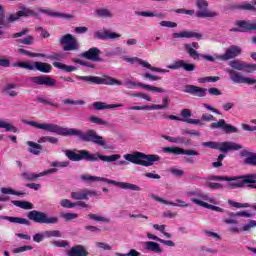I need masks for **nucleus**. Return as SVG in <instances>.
<instances>
[{
    "mask_svg": "<svg viewBox=\"0 0 256 256\" xmlns=\"http://www.w3.org/2000/svg\"><path fill=\"white\" fill-rule=\"evenodd\" d=\"M23 123L30 125V127H35L36 129H43L49 133H56V135H61L62 137L76 136L79 137L80 141H83V143H94V145H98L99 147H105V138L99 136L94 129L83 132V130L65 128L53 123L39 124L38 122L28 120H23Z\"/></svg>",
    "mask_w": 256,
    "mask_h": 256,
    "instance_id": "obj_1",
    "label": "nucleus"
},
{
    "mask_svg": "<svg viewBox=\"0 0 256 256\" xmlns=\"http://www.w3.org/2000/svg\"><path fill=\"white\" fill-rule=\"evenodd\" d=\"M232 69H228L227 73L230 79L234 83L245 84V85H255V78H247L241 75V73L237 71H244L245 73H253L256 71V64H248L245 62H241L239 60H232L229 63Z\"/></svg>",
    "mask_w": 256,
    "mask_h": 256,
    "instance_id": "obj_2",
    "label": "nucleus"
},
{
    "mask_svg": "<svg viewBox=\"0 0 256 256\" xmlns=\"http://www.w3.org/2000/svg\"><path fill=\"white\" fill-rule=\"evenodd\" d=\"M65 155L70 161H75V162L89 161L91 163H95L96 161H99V159L104 163H111L121 158L119 154L105 156L99 153H95V154L90 153L88 150H77L76 152L75 150H66Z\"/></svg>",
    "mask_w": 256,
    "mask_h": 256,
    "instance_id": "obj_3",
    "label": "nucleus"
},
{
    "mask_svg": "<svg viewBox=\"0 0 256 256\" xmlns=\"http://www.w3.org/2000/svg\"><path fill=\"white\" fill-rule=\"evenodd\" d=\"M202 147H208L209 149H215L216 151H220L217 161L212 163V167L214 169H218V167H223V159L225 158V154L229 151H239L243 149V145L231 141H224V142H215V141H208L203 142Z\"/></svg>",
    "mask_w": 256,
    "mask_h": 256,
    "instance_id": "obj_4",
    "label": "nucleus"
},
{
    "mask_svg": "<svg viewBox=\"0 0 256 256\" xmlns=\"http://www.w3.org/2000/svg\"><path fill=\"white\" fill-rule=\"evenodd\" d=\"M208 181H234L229 182L227 185L229 189H237L243 187V185L249 184V189H256V174H248L236 177L210 175Z\"/></svg>",
    "mask_w": 256,
    "mask_h": 256,
    "instance_id": "obj_5",
    "label": "nucleus"
},
{
    "mask_svg": "<svg viewBox=\"0 0 256 256\" xmlns=\"http://www.w3.org/2000/svg\"><path fill=\"white\" fill-rule=\"evenodd\" d=\"M124 159L134 165H141L142 167H151L153 163L161 161V157L155 154H145L142 152H134L133 154H125Z\"/></svg>",
    "mask_w": 256,
    "mask_h": 256,
    "instance_id": "obj_6",
    "label": "nucleus"
},
{
    "mask_svg": "<svg viewBox=\"0 0 256 256\" xmlns=\"http://www.w3.org/2000/svg\"><path fill=\"white\" fill-rule=\"evenodd\" d=\"M82 181H87L88 183L91 181H103L104 183H108V185H115L116 187H120V189L130 190V191H141V187L127 182H117L115 180H111L105 177L91 176L87 174H82L80 176Z\"/></svg>",
    "mask_w": 256,
    "mask_h": 256,
    "instance_id": "obj_7",
    "label": "nucleus"
},
{
    "mask_svg": "<svg viewBox=\"0 0 256 256\" xmlns=\"http://www.w3.org/2000/svg\"><path fill=\"white\" fill-rule=\"evenodd\" d=\"M76 79L78 81H84L86 83H91L92 85H123V82L121 80L115 79L111 76H79L76 75Z\"/></svg>",
    "mask_w": 256,
    "mask_h": 256,
    "instance_id": "obj_8",
    "label": "nucleus"
},
{
    "mask_svg": "<svg viewBox=\"0 0 256 256\" xmlns=\"http://www.w3.org/2000/svg\"><path fill=\"white\" fill-rule=\"evenodd\" d=\"M27 217L30 221H33L34 223H40V224H46V225H55L59 223L58 217H49L47 213L32 210L28 212Z\"/></svg>",
    "mask_w": 256,
    "mask_h": 256,
    "instance_id": "obj_9",
    "label": "nucleus"
},
{
    "mask_svg": "<svg viewBox=\"0 0 256 256\" xmlns=\"http://www.w3.org/2000/svg\"><path fill=\"white\" fill-rule=\"evenodd\" d=\"M12 67H20L21 69H27L28 71H40V73H51L53 66L47 62H35L34 66L29 62H16L12 64Z\"/></svg>",
    "mask_w": 256,
    "mask_h": 256,
    "instance_id": "obj_10",
    "label": "nucleus"
},
{
    "mask_svg": "<svg viewBox=\"0 0 256 256\" xmlns=\"http://www.w3.org/2000/svg\"><path fill=\"white\" fill-rule=\"evenodd\" d=\"M60 45L63 47V51H79L80 45L77 38L72 34H65L59 40Z\"/></svg>",
    "mask_w": 256,
    "mask_h": 256,
    "instance_id": "obj_11",
    "label": "nucleus"
},
{
    "mask_svg": "<svg viewBox=\"0 0 256 256\" xmlns=\"http://www.w3.org/2000/svg\"><path fill=\"white\" fill-rule=\"evenodd\" d=\"M196 7L199 9L196 13V17L200 19H206L207 17H217L219 14L215 11H209V2L207 0H196Z\"/></svg>",
    "mask_w": 256,
    "mask_h": 256,
    "instance_id": "obj_12",
    "label": "nucleus"
},
{
    "mask_svg": "<svg viewBox=\"0 0 256 256\" xmlns=\"http://www.w3.org/2000/svg\"><path fill=\"white\" fill-rule=\"evenodd\" d=\"M124 85L127 87V89H135L136 87H142V89H146V91H155L156 93H166L167 90L163 88H159L156 86H151L148 84H144L141 82H133V80L129 78L124 79Z\"/></svg>",
    "mask_w": 256,
    "mask_h": 256,
    "instance_id": "obj_13",
    "label": "nucleus"
},
{
    "mask_svg": "<svg viewBox=\"0 0 256 256\" xmlns=\"http://www.w3.org/2000/svg\"><path fill=\"white\" fill-rule=\"evenodd\" d=\"M30 81L34 85H44L45 87H55L57 85V80L49 75L34 76L30 78Z\"/></svg>",
    "mask_w": 256,
    "mask_h": 256,
    "instance_id": "obj_14",
    "label": "nucleus"
},
{
    "mask_svg": "<svg viewBox=\"0 0 256 256\" xmlns=\"http://www.w3.org/2000/svg\"><path fill=\"white\" fill-rule=\"evenodd\" d=\"M99 194L90 189H79L77 191L71 192V198L75 201H89L90 197H97Z\"/></svg>",
    "mask_w": 256,
    "mask_h": 256,
    "instance_id": "obj_15",
    "label": "nucleus"
},
{
    "mask_svg": "<svg viewBox=\"0 0 256 256\" xmlns=\"http://www.w3.org/2000/svg\"><path fill=\"white\" fill-rule=\"evenodd\" d=\"M239 55H241V47L231 45L226 49L224 54L217 56V59H219V61H229L239 57Z\"/></svg>",
    "mask_w": 256,
    "mask_h": 256,
    "instance_id": "obj_16",
    "label": "nucleus"
},
{
    "mask_svg": "<svg viewBox=\"0 0 256 256\" xmlns=\"http://www.w3.org/2000/svg\"><path fill=\"white\" fill-rule=\"evenodd\" d=\"M211 129H221L224 133L226 134H231V133H239V128L227 124L225 122V119H220L218 122H214L210 125Z\"/></svg>",
    "mask_w": 256,
    "mask_h": 256,
    "instance_id": "obj_17",
    "label": "nucleus"
},
{
    "mask_svg": "<svg viewBox=\"0 0 256 256\" xmlns=\"http://www.w3.org/2000/svg\"><path fill=\"white\" fill-rule=\"evenodd\" d=\"M163 153H171L172 155H188V156H199V153L191 149H183L179 147H164Z\"/></svg>",
    "mask_w": 256,
    "mask_h": 256,
    "instance_id": "obj_18",
    "label": "nucleus"
},
{
    "mask_svg": "<svg viewBox=\"0 0 256 256\" xmlns=\"http://www.w3.org/2000/svg\"><path fill=\"white\" fill-rule=\"evenodd\" d=\"M52 173H57V168H51V169L45 170L43 172H40L38 174L23 172L21 174V177L25 181H37V179H39V177H45L46 175H51Z\"/></svg>",
    "mask_w": 256,
    "mask_h": 256,
    "instance_id": "obj_19",
    "label": "nucleus"
},
{
    "mask_svg": "<svg viewBox=\"0 0 256 256\" xmlns=\"http://www.w3.org/2000/svg\"><path fill=\"white\" fill-rule=\"evenodd\" d=\"M195 64L187 63L185 60H176L173 64L168 65V69H172V71H177L179 69H183L184 71L191 72L195 71Z\"/></svg>",
    "mask_w": 256,
    "mask_h": 256,
    "instance_id": "obj_20",
    "label": "nucleus"
},
{
    "mask_svg": "<svg viewBox=\"0 0 256 256\" xmlns=\"http://www.w3.org/2000/svg\"><path fill=\"white\" fill-rule=\"evenodd\" d=\"M184 93L193 95V97H207V88H201L196 85H186Z\"/></svg>",
    "mask_w": 256,
    "mask_h": 256,
    "instance_id": "obj_21",
    "label": "nucleus"
},
{
    "mask_svg": "<svg viewBox=\"0 0 256 256\" xmlns=\"http://www.w3.org/2000/svg\"><path fill=\"white\" fill-rule=\"evenodd\" d=\"M121 34L116 32H109V31H96L94 33V39H100L101 41H105L107 39H110L111 41H114V39H120Z\"/></svg>",
    "mask_w": 256,
    "mask_h": 256,
    "instance_id": "obj_22",
    "label": "nucleus"
},
{
    "mask_svg": "<svg viewBox=\"0 0 256 256\" xmlns=\"http://www.w3.org/2000/svg\"><path fill=\"white\" fill-rule=\"evenodd\" d=\"M100 55L101 50H99L97 47H92L89 50L83 52L81 57L88 59L89 61H101V58L99 57Z\"/></svg>",
    "mask_w": 256,
    "mask_h": 256,
    "instance_id": "obj_23",
    "label": "nucleus"
},
{
    "mask_svg": "<svg viewBox=\"0 0 256 256\" xmlns=\"http://www.w3.org/2000/svg\"><path fill=\"white\" fill-rule=\"evenodd\" d=\"M173 39H202L203 35L200 33H197L195 31H182L179 33H173L172 34Z\"/></svg>",
    "mask_w": 256,
    "mask_h": 256,
    "instance_id": "obj_24",
    "label": "nucleus"
},
{
    "mask_svg": "<svg viewBox=\"0 0 256 256\" xmlns=\"http://www.w3.org/2000/svg\"><path fill=\"white\" fill-rule=\"evenodd\" d=\"M39 13H43L44 15H49V17H59L60 19H67V20L73 19V15L71 14H67L63 12H55L52 9L40 8Z\"/></svg>",
    "mask_w": 256,
    "mask_h": 256,
    "instance_id": "obj_25",
    "label": "nucleus"
},
{
    "mask_svg": "<svg viewBox=\"0 0 256 256\" xmlns=\"http://www.w3.org/2000/svg\"><path fill=\"white\" fill-rule=\"evenodd\" d=\"M240 157H245L244 163L246 165H252V167H256V153L248 150L240 151Z\"/></svg>",
    "mask_w": 256,
    "mask_h": 256,
    "instance_id": "obj_26",
    "label": "nucleus"
},
{
    "mask_svg": "<svg viewBox=\"0 0 256 256\" xmlns=\"http://www.w3.org/2000/svg\"><path fill=\"white\" fill-rule=\"evenodd\" d=\"M1 221H9L10 223H16L18 225H26L29 227L31 225V222L27 220L26 218L22 217H13V216H0Z\"/></svg>",
    "mask_w": 256,
    "mask_h": 256,
    "instance_id": "obj_27",
    "label": "nucleus"
},
{
    "mask_svg": "<svg viewBox=\"0 0 256 256\" xmlns=\"http://www.w3.org/2000/svg\"><path fill=\"white\" fill-rule=\"evenodd\" d=\"M152 199H154L155 201H158V203H163L164 205H171L172 207H189V204L181 199H177L176 202L179 203H173V202H169L161 197L158 196H152Z\"/></svg>",
    "mask_w": 256,
    "mask_h": 256,
    "instance_id": "obj_28",
    "label": "nucleus"
},
{
    "mask_svg": "<svg viewBox=\"0 0 256 256\" xmlns=\"http://www.w3.org/2000/svg\"><path fill=\"white\" fill-rule=\"evenodd\" d=\"M68 256H87L89 255V252L85 250V247L83 245H76L73 246L68 252Z\"/></svg>",
    "mask_w": 256,
    "mask_h": 256,
    "instance_id": "obj_29",
    "label": "nucleus"
},
{
    "mask_svg": "<svg viewBox=\"0 0 256 256\" xmlns=\"http://www.w3.org/2000/svg\"><path fill=\"white\" fill-rule=\"evenodd\" d=\"M117 107H123V104H107L105 102H94L93 103V108L96 111H103L105 109H117Z\"/></svg>",
    "mask_w": 256,
    "mask_h": 256,
    "instance_id": "obj_30",
    "label": "nucleus"
},
{
    "mask_svg": "<svg viewBox=\"0 0 256 256\" xmlns=\"http://www.w3.org/2000/svg\"><path fill=\"white\" fill-rule=\"evenodd\" d=\"M166 141L170 143H177L178 145H185L186 147L191 145V139L185 137H171V136H163Z\"/></svg>",
    "mask_w": 256,
    "mask_h": 256,
    "instance_id": "obj_31",
    "label": "nucleus"
},
{
    "mask_svg": "<svg viewBox=\"0 0 256 256\" xmlns=\"http://www.w3.org/2000/svg\"><path fill=\"white\" fill-rule=\"evenodd\" d=\"M15 89H17V84H15L14 82L8 83L2 89V93H4V95H8L9 97H17V95H19V92H17V90Z\"/></svg>",
    "mask_w": 256,
    "mask_h": 256,
    "instance_id": "obj_32",
    "label": "nucleus"
},
{
    "mask_svg": "<svg viewBox=\"0 0 256 256\" xmlns=\"http://www.w3.org/2000/svg\"><path fill=\"white\" fill-rule=\"evenodd\" d=\"M131 111H153L159 109H165V106L159 104H153L151 106L144 105V106H132L130 107Z\"/></svg>",
    "mask_w": 256,
    "mask_h": 256,
    "instance_id": "obj_33",
    "label": "nucleus"
},
{
    "mask_svg": "<svg viewBox=\"0 0 256 256\" xmlns=\"http://www.w3.org/2000/svg\"><path fill=\"white\" fill-rule=\"evenodd\" d=\"M168 119H170L171 121H183L184 123H188L190 125H203V123H201V120L199 119H183V118H180L178 116H175V115H170L167 117Z\"/></svg>",
    "mask_w": 256,
    "mask_h": 256,
    "instance_id": "obj_34",
    "label": "nucleus"
},
{
    "mask_svg": "<svg viewBox=\"0 0 256 256\" xmlns=\"http://www.w3.org/2000/svg\"><path fill=\"white\" fill-rule=\"evenodd\" d=\"M145 250L152 251L153 253H163V249H161V245L153 241L146 242Z\"/></svg>",
    "mask_w": 256,
    "mask_h": 256,
    "instance_id": "obj_35",
    "label": "nucleus"
},
{
    "mask_svg": "<svg viewBox=\"0 0 256 256\" xmlns=\"http://www.w3.org/2000/svg\"><path fill=\"white\" fill-rule=\"evenodd\" d=\"M52 65L53 67H56V69H61L62 71H65V73H72V71H77V67L69 66L61 62H53Z\"/></svg>",
    "mask_w": 256,
    "mask_h": 256,
    "instance_id": "obj_36",
    "label": "nucleus"
},
{
    "mask_svg": "<svg viewBox=\"0 0 256 256\" xmlns=\"http://www.w3.org/2000/svg\"><path fill=\"white\" fill-rule=\"evenodd\" d=\"M28 147H31L28 149L29 153H32V155H39L41 153V150L43 149V146L41 144H37L33 141L27 142Z\"/></svg>",
    "mask_w": 256,
    "mask_h": 256,
    "instance_id": "obj_37",
    "label": "nucleus"
},
{
    "mask_svg": "<svg viewBox=\"0 0 256 256\" xmlns=\"http://www.w3.org/2000/svg\"><path fill=\"white\" fill-rule=\"evenodd\" d=\"M12 205L20 207V209H25L26 211L33 209V203L29 201L13 200Z\"/></svg>",
    "mask_w": 256,
    "mask_h": 256,
    "instance_id": "obj_38",
    "label": "nucleus"
},
{
    "mask_svg": "<svg viewBox=\"0 0 256 256\" xmlns=\"http://www.w3.org/2000/svg\"><path fill=\"white\" fill-rule=\"evenodd\" d=\"M18 15L20 17H38L39 14L34 10L23 6L20 8V11H18Z\"/></svg>",
    "mask_w": 256,
    "mask_h": 256,
    "instance_id": "obj_39",
    "label": "nucleus"
},
{
    "mask_svg": "<svg viewBox=\"0 0 256 256\" xmlns=\"http://www.w3.org/2000/svg\"><path fill=\"white\" fill-rule=\"evenodd\" d=\"M37 103H41L42 105H48L49 107H55V109H59V103L52 102L51 99L45 98L43 96H38L36 98Z\"/></svg>",
    "mask_w": 256,
    "mask_h": 256,
    "instance_id": "obj_40",
    "label": "nucleus"
},
{
    "mask_svg": "<svg viewBox=\"0 0 256 256\" xmlns=\"http://www.w3.org/2000/svg\"><path fill=\"white\" fill-rule=\"evenodd\" d=\"M0 129H5L6 132L19 133V129L7 121L0 120Z\"/></svg>",
    "mask_w": 256,
    "mask_h": 256,
    "instance_id": "obj_41",
    "label": "nucleus"
},
{
    "mask_svg": "<svg viewBox=\"0 0 256 256\" xmlns=\"http://www.w3.org/2000/svg\"><path fill=\"white\" fill-rule=\"evenodd\" d=\"M184 49L186 53H188L189 57H191V59H194V60L200 59L201 55H203V54H199V52H197V50H195L194 48H191V45L189 44H185Z\"/></svg>",
    "mask_w": 256,
    "mask_h": 256,
    "instance_id": "obj_42",
    "label": "nucleus"
},
{
    "mask_svg": "<svg viewBox=\"0 0 256 256\" xmlns=\"http://www.w3.org/2000/svg\"><path fill=\"white\" fill-rule=\"evenodd\" d=\"M124 61H126V63H131L132 65L134 63H138L139 65H141L142 67H150L149 66V62L144 61L143 59L139 58V57H132V58H127L124 57Z\"/></svg>",
    "mask_w": 256,
    "mask_h": 256,
    "instance_id": "obj_43",
    "label": "nucleus"
},
{
    "mask_svg": "<svg viewBox=\"0 0 256 256\" xmlns=\"http://www.w3.org/2000/svg\"><path fill=\"white\" fill-rule=\"evenodd\" d=\"M0 191H1V193H3V195H17V197H21V196L25 195V193L19 192L17 190L12 189V188L2 187L0 189Z\"/></svg>",
    "mask_w": 256,
    "mask_h": 256,
    "instance_id": "obj_44",
    "label": "nucleus"
},
{
    "mask_svg": "<svg viewBox=\"0 0 256 256\" xmlns=\"http://www.w3.org/2000/svg\"><path fill=\"white\" fill-rule=\"evenodd\" d=\"M17 52L20 53L21 55H27L28 57H45V54L43 53L31 52L23 48L18 49Z\"/></svg>",
    "mask_w": 256,
    "mask_h": 256,
    "instance_id": "obj_45",
    "label": "nucleus"
},
{
    "mask_svg": "<svg viewBox=\"0 0 256 256\" xmlns=\"http://www.w3.org/2000/svg\"><path fill=\"white\" fill-rule=\"evenodd\" d=\"M95 13L96 15H98V17H104V18L113 17V14L107 8L97 9Z\"/></svg>",
    "mask_w": 256,
    "mask_h": 256,
    "instance_id": "obj_46",
    "label": "nucleus"
},
{
    "mask_svg": "<svg viewBox=\"0 0 256 256\" xmlns=\"http://www.w3.org/2000/svg\"><path fill=\"white\" fill-rule=\"evenodd\" d=\"M190 197H198L199 199H203V201H210V203H213V199L209 200V195L206 193H201V192H189Z\"/></svg>",
    "mask_w": 256,
    "mask_h": 256,
    "instance_id": "obj_47",
    "label": "nucleus"
},
{
    "mask_svg": "<svg viewBox=\"0 0 256 256\" xmlns=\"http://www.w3.org/2000/svg\"><path fill=\"white\" fill-rule=\"evenodd\" d=\"M221 78L219 76H207L200 78L199 83H217Z\"/></svg>",
    "mask_w": 256,
    "mask_h": 256,
    "instance_id": "obj_48",
    "label": "nucleus"
},
{
    "mask_svg": "<svg viewBox=\"0 0 256 256\" xmlns=\"http://www.w3.org/2000/svg\"><path fill=\"white\" fill-rule=\"evenodd\" d=\"M88 219H91L92 221H101L102 223L111 222L109 218H105L103 216H97V214H88Z\"/></svg>",
    "mask_w": 256,
    "mask_h": 256,
    "instance_id": "obj_49",
    "label": "nucleus"
},
{
    "mask_svg": "<svg viewBox=\"0 0 256 256\" xmlns=\"http://www.w3.org/2000/svg\"><path fill=\"white\" fill-rule=\"evenodd\" d=\"M45 59H50L51 61H61L63 59V55L59 54L57 52H52L51 54H45V56H42Z\"/></svg>",
    "mask_w": 256,
    "mask_h": 256,
    "instance_id": "obj_50",
    "label": "nucleus"
},
{
    "mask_svg": "<svg viewBox=\"0 0 256 256\" xmlns=\"http://www.w3.org/2000/svg\"><path fill=\"white\" fill-rule=\"evenodd\" d=\"M33 41H35V38L31 35L22 38V39H17L16 43L22 44V45H33Z\"/></svg>",
    "mask_w": 256,
    "mask_h": 256,
    "instance_id": "obj_51",
    "label": "nucleus"
},
{
    "mask_svg": "<svg viewBox=\"0 0 256 256\" xmlns=\"http://www.w3.org/2000/svg\"><path fill=\"white\" fill-rule=\"evenodd\" d=\"M60 205L64 209H73V207H77V204H75V202H71L69 199H62L60 201Z\"/></svg>",
    "mask_w": 256,
    "mask_h": 256,
    "instance_id": "obj_52",
    "label": "nucleus"
},
{
    "mask_svg": "<svg viewBox=\"0 0 256 256\" xmlns=\"http://www.w3.org/2000/svg\"><path fill=\"white\" fill-rule=\"evenodd\" d=\"M46 239H51V237H62L61 231L59 230H47L44 232Z\"/></svg>",
    "mask_w": 256,
    "mask_h": 256,
    "instance_id": "obj_53",
    "label": "nucleus"
},
{
    "mask_svg": "<svg viewBox=\"0 0 256 256\" xmlns=\"http://www.w3.org/2000/svg\"><path fill=\"white\" fill-rule=\"evenodd\" d=\"M63 105H85V100H71L66 98L62 101Z\"/></svg>",
    "mask_w": 256,
    "mask_h": 256,
    "instance_id": "obj_54",
    "label": "nucleus"
},
{
    "mask_svg": "<svg viewBox=\"0 0 256 256\" xmlns=\"http://www.w3.org/2000/svg\"><path fill=\"white\" fill-rule=\"evenodd\" d=\"M135 14L141 17H163V14H157L155 12L136 11Z\"/></svg>",
    "mask_w": 256,
    "mask_h": 256,
    "instance_id": "obj_55",
    "label": "nucleus"
},
{
    "mask_svg": "<svg viewBox=\"0 0 256 256\" xmlns=\"http://www.w3.org/2000/svg\"><path fill=\"white\" fill-rule=\"evenodd\" d=\"M229 205H231L232 207H236V209H247L249 206V203H239V202H235L233 200H229L228 201Z\"/></svg>",
    "mask_w": 256,
    "mask_h": 256,
    "instance_id": "obj_56",
    "label": "nucleus"
},
{
    "mask_svg": "<svg viewBox=\"0 0 256 256\" xmlns=\"http://www.w3.org/2000/svg\"><path fill=\"white\" fill-rule=\"evenodd\" d=\"M89 121H90V123H95L96 125H109V122H107L99 117H96V116H91L89 118Z\"/></svg>",
    "mask_w": 256,
    "mask_h": 256,
    "instance_id": "obj_57",
    "label": "nucleus"
},
{
    "mask_svg": "<svg viewBox=\"0 0 256 256\" xmlns=\"http://www.w3.org/2000/svg\"><path fill=\"white\" fill-rule=\"evenodd\" d=\"M3 27H7V21L5 20V12H0V37L5 35V32L1 30Z\"/></svg>",
    "mask_w": 256,
    "mask_h": 256,
    "instance_id": "obj_58",
    "label": "nucleus"
},
{
    "mask_svg": "<svg viewBox=\"0 0 256 256\" xmlns=\"http://www.w3.org/2000/svg\"><path fill=\"white\" fill-rule=\"evenodd\" d=\"M61 217L66 221H73V219H77V217H79V214L67 212V213H62Z\"/></svg>",
    "mask_w": 256,
    "mask_h": 256,
    "instance_id": "obj_59",
    "label": "nucleus"
},
{
    "mask_svg": "<svg viewBox=\"0 0 256 256\" xmlns=\"http://www.w3.org/2000/svg\"><path fill=\"white\" fill-rule=\"evenodd\" d=\"M51 243L54 247H63V248L69 247V242H67L65 240H60V241L59 240H54Z\"/></svg>",
    "mask_w": 256,
    "mask_h": 256,
    "instance_id": "obj_60",
    "label": "nucleus"
},
{
    "mask_svg": "<svg viewBox=\"0 0 256 256\" xmlns=\"http://www.w3.org/2000/svg\"><path fill=\"white\" fill-rule=\"evenodd\" d=\"M208 189H212L213 191H219V190L223 189V184L215 183V182H209L208 183Z\"/></svg>",
    "mask_w": 256,
    "mask_h": 256,
    "instance_id": "obj_61",
    "label": "nucleus"
},
{
    "mask_svg": "<svg viewBox=\"0 0 256 256\" xmlns=\"http://www.w3.org/2000/svg\"><path fill=\"white\" fill-rule=\"evenodd\" d=\"M32 250H33V246L24 245L14 249L13 253H23L25 251H32Z\"/></svg>",
    "mask_w": 256,
    "mask_h": 256,
    "instance_id": "obj_62",
    "label": "nucleus"
},
{
    "mask_svg": "<svg viewBox=\"0 0 256 256\" xmlns=\"http://www.w3.org/2000/svg\"><path fill=\"white\" fill-rule=\"evenodd\" d=\"M240 9H245L246 11H256L255 5L252 3H246L244 5H239Z\"/></svg>",
    "mask_w": 256,
    "mask_h": 256,
    "instance_id": "obj_63",
    "label": "nucleus"
},
{
    "mask_svg": "<svg viewBox=\"0 0 256 256\" xmlns=\"http://www.w3.org/2000/svg\"><path fill=\"white\" fill-rule=\"evenodd\" d=\"M45 232L44 233H37L33 236V241L35 243H41V241H43V239H45Z\"/></svg>",
    "mask_w": 256,
    "mask_h": 256,
    "instance_id": "obj_64",
    "label": "nucleus"
}]
</instances>
